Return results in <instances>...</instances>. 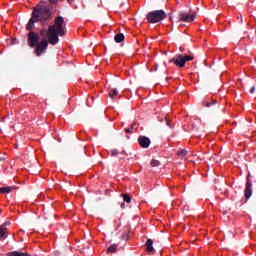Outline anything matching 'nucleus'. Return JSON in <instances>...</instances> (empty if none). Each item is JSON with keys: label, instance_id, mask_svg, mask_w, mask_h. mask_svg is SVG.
I'll return each mask as SVG.
<instances>
[{"label": "nucleus", "instance_id": "obj_5", "mask_svg": "<svg viewBox=\"0 0 256 256\" xmlns=\"http://www.w3.org/2000/svg\"><path fill=\"white\" fill-rule=\"evenodd\" d=\"M179 21H184V23H192V21H195V14L181 12L179 14Z\"/></svg>", "mask_w": 256, "mask_h": 256}, {"label": "nucleus", "instance_id": "obj_1", "mask_svg": "<svg viewBox=\"0 0 256 256\" xmlns=\"http://www.w3.org/2000/svg\"><path fill=\"white\" fill-rule=\"evenodd\" d=\"M63 23H65V19L62 16H58L54 20V25H50L47 29L40 30V37H48L47 39H43L41 42L39 34L35 32L28 33V45L31 49H34L35 55L37 57H41L43 53H45L50 45H57L59 43V36H65V28L63 27Z\"/></svg>", "mask_w": 256, "mask_h": 256}, {"label": "nucleus", "instance_id": "obj_12", "mask_svg": "<svg viewBox=\"0 0 256 256\" xmlns=\"http://www.w3.org/2000/svg\"><path fill=\"white\" fill-rule=\"evenodd\" d=\"M214 105H217V100L211 99L203 102L204 107L210 108V107H214Z\"/></svg>", "mask_w": 256, "mask_h": 256}, {"label": "nucleus", "instance_id": "obj_24", "mask_svg": "<svg viewBox=\"0 0 256 256\" xmlns=\"http://www.w3.org/2000/svg\"><path fill=\"white\" fill-rule=\"evenodd\" d=\"M166 125L168 126V127H173V126H171V120H166Z\"/></svg>", "mask_w": 256, "mask_h": 256}, {"label": "nucleus", "instance_id": "obj_11", "mask_svg": "<svg viewBox=\"0 0 256 256\" xmlns=\"http://www.w3.org/2000/svg\"><path fill=\"white\" fill-rule=\"evenodd\" d=\"M7 256H31V254L27 252L13 251V252H8Z\"/></svg>", "mask_w": 256, "mask_h": 256}, {"label": "nucleus", "instance_id": "obj_8", "mask_svg": "<svg viewBox=\"0 0 256 256\" xmlns=\"http://www.w3.org/2000/svg\"><path fill=\"white\" fill-rule=\"evenodd\" d=\"M252 194H253V184L251 183V181L247 180L246 188H245V197H246V199H249Z\"/></svg>", "mask_w": 256, "mask_h": 256}, {"label": "nucleus", "instance_id": "obj_13", "mask_svg": "<svg viewBox=\"0 0 256 256\" xmlns=\"http://www.w3.org/2000/svg\"><path fill=\"white\" fill-rule=\"evenodd\" d=\"M114 41L116 43H123V41H125V35H123V33L116 34L114 37Z\"/></svg>", "mask_w": 256, "mask_h": 256}, {"label": "nucleus", "instance_id": "obj_3", "mask_svg": "<svg viewBox=\"0 0 256 256\" xmlns=\"http://www.w3.org/2000/svg\"><path fill=\"white\" fill-rule=\"evenodd\" d=\"M165 17H167V14L163 10H154L146 15L148 23H160Z\"/></svg>", "mask_w": 256, "mask_h": 256}, {"label": "nucleus", "instance_id": "obj_2", "mask_svg": "<svg viewBox=\"0 0 256 256\" xmlns=\"http://www.w3.org/2000/svg\"><path fill=\"white\" fill-rule=\"evenodd\" d=\"M33 17L36 21H40V23H46L48 19L51 18V9L47 6H36L32 12Z\"/></svg>", "mask_w": 256, "mask_h": 256}, {"label": "nucleus", "instance_id": "obj_18", "mask_svg": "<svg viewBox=\"0 0 256 256\" xmlns=\"http://www.w3.org/2000/svg\"><path fill=\"white\" fill-rule=\"evenodd\" d=\"M117 245L113 244L108 248V253H116Z\"/></svg>", "mask_w": 256, "mask_h": 256}, {"label": "nucleus", "instance_id": "obj_15", "mask_svg": "<svg viewBox=\"0 0 256 256\" xmlns=\"http://www.w3.org/2000/svg\"><path fill=\"white\" fill-rule=\"evenodd\" d=\"M121 197L125 203H131V195L128 193L121 194Z\"/></svg>", "mask_w": 256, "mask_h": 256}, {"label": "nucleus", "instance_id": "obj_23", "mask_svg": "<svg viewBox=\"0 0 256 256\" xmlns=\"http://www.w3.org/2000/svg\"><path fill=\"white\" fill-rule=\"evenodd\" d=\"M125 133H133V130L131 128H126Z\"/></svg>", "mask_w": 256, "mask_h": 256}, {"label": "nucleus", "instance_id": "obj_26", "mask_svg": "<svg viewBox=\"0 0 256 256\" xmlns=\"http://www.w3.org/2000/svg\"><path fill=\"white\" fill-rule=\"evenodd\" d=\"M250 93H251V94L255 93V86H253V87L250 89Z\"/></svg>", "mask_w": 256, "mask_h": 256}, {"label": "nucleus", "instance_id": "obj_21", "mask_svg": "<svg viewBox=\"0 0 256 256\" xmlns=\"http://www.w3.org/2000/svg\"><path fill=\"white\" fill-rule=\"evenodd\" d=\"M112 157H117V155H119V151L117 149H113L110 151Z\"/></svg>", "mask_w": 256, "mask_h": 256}, {"label": "nucleus", "instance_id": "obj_27", "mask_svg": "<svg viewBox=\"0 0 256 256\" xmlns=\"http://www.w3.org/2000/svg\"><path fill=\"white\" fill-rule=\"evenodd\" d=\"M135 123L131 125L130 129L133 131V129H135Z\"/></svg>", "mask_w": 256, "mask_h": 256}, {"label": "nucleus", "instance_id": "obj_14", "mask_svg": "<svg viewBox=\"0 0 256 256\" xmlns=\"http://www.w3.org/2000/svg\"><path fill=\"white\" fill-rule=\"evenodd\" d=\"M119 95V91L117 89H112L109 91V98L110 99H115Z\"/></svg>", "mask_w": 256, "mask_h": 256}, {"label": "nucleus", "instance_id": "obj_16", "mask_svg": "<svg viewBox=\"0 0 256 256\" xmlns=\"http://www.w3.org/2000/svg\"><path fill=\"white\" fill-rule=\"evenodd\" d=\"M11 191H13V188L9 186L0 188V193H11Z\"/></svg>", "mask_w": 256, "mask_h": 256}, {"label": "nucleus", "instance_id": "obj_9", "mask_svg": "<svg viewBox=\"0 0 256 256\" xmlns=\"http://www.w3.org/2000/svg\"><path fill=\"white\" fill-rule=\"evenodd\" d=\"M37 22H39V20L35 19L32 14L31 19L29 20V22L26 25L27 31H30V33H33V29H35V23H37Z\"/></svg>", "mask_w": 256, "mask_h": 256}, {"label": "nucleus", "instance_id": "obj_17", "mask_svg": "<svg viewBox=\"0 0 256 256\" xmlns=\"http://www.w3.org/2000/svg\"><path fill=\"white\" fill-rule=\"evenodd\" d=\"M121 239H122V241H129V232L124 231L121 235Z\"/></svg>", "mask_w": 256, "mask_h": 256}, {"label": "nucleus", "instance_id": "obj_25", "mask_svg": "<svg viewBox=\"0 0 256 256\" xmlns=\"http://www.w3.org/2000/svg\"><path fill=\"white\" fill-rule=\"evenodd\" d=\"M49 1V3H51V4H55V3H57L59 0H48Z\"/></svg>", "mask_w": 256, "mask_h": 256}, {"label": "nucleus", "instance_id": "obj_22", "mask_svg": "<svg viewBox=\"0 0 256 256\" xmlns=\"http://www.w3.org/2000/svg\"><path fill=\"white\" fill-rule=\"evenodd\" d=\"M179 51H180V53H184V52H185V47L180 46V47H179Z\"/></svg>", "mask_w": 256, "mask_h": 256}, {"label": "nucleus", "instance_id": "obj_7", "mask_svg": "<svg viewBox=\"0 0 256 256\" xmlns=\"http://www.w3.org/2000/svg\"><path fill=\"white\" fill-rule=\"evenodd\" d=\"M11 225V222H5L0 226V238L7 239V227Z\"/></svg>", "mask_w": 256, "mask_h": 256}, {"label": "nucleus", "instance_id": "obj_6", "mask_svg": "<svg viewBox=\"0 0 256 256\" xmlns=\"http://www.w3.org/2000/svg\"><path fill=\"white\" fill-rule=\"evenodd\" d=\"M138 143L140 147H142V149H149L151 145V139H149V137L146 136H139Z\"/></svg>", "mask_w": 256, "mask_h": 256}, {"label": "nucleus", "instance_id": "obj_4", "mask_svg": "<svg viewBox=\"0 0 256 256\" xmlns=\"http://www.w3.org/2000/svg\"><path fill=\"white\" fill-rule=\"evenodd\" d=\"M193 59H195V58L193 57V55L176 54V55L170 60V63H174V65H176V67L183 68V67H185V63H186L187 61H193Z\"/></svg>", "mask_w": 256, "mask_h": 256}, {"label": "nucleus", "instance_id": "obj_20", "mask_svg": "<svg viewBox=\"0 0 256 256\" xmlns=\"http://www.w3.org/2000/svg\"><path fill=\"white\" fill-rule=\"evenodd\" d=\"M159 165H161V162H159V160L151 161V167H159Z\"/></svg>", "mask_w": 256, "mask_h": 256}, {"label": "nucleus", "instance_id": "obj_19", "mask_svg": "<svg viewBox=\"0 0 256 256\" xmlns=\"http://www.w3.org/2000/svg\"><path fill=\"white\" fill-rule=\"evenodd\" d=\"M178 157H185L187 155V150L183 149L177 152Z\"/></svg>", "mask_w": 256, "mask_h": 256}, {"label": "nucleus", "instance_id": "obj_10", "mask_svg": "<svg viewBox=\"0 0 256 256\" xmlns=\"http://www.w3.org/2000/svg\"><path fill=\"white\" fill-rule=\"evenodd\" d=\"M146 251L148 253H153L155 249L153 248V239H148L146 242Z\"/></svg>", "mask_w": 256, "mask_h": 256}]
</instances>
